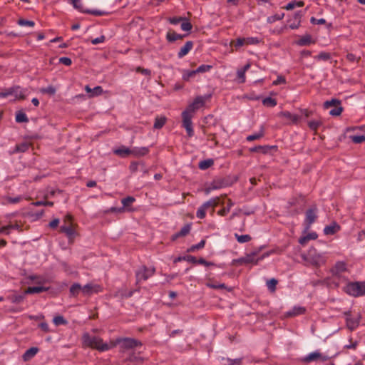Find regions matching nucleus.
I'll return each instance as SVG.
<instances>
[{
  "label": "nucleus",
  "mask_w": 365,
  "mask_h": 365,
  "mask_svg": "<svg viewBox=\"0 0 365 365\" xmlns=\"http://www.w3.org/2000/svg\"><path fill=\"white\" fill-rule=\"evenodd\" d=\"M40 91L42 93H47L50 96H53L56 93V88L53 86H49L46 88H42Z\"/></svg>",
  "instance_id": "46"
},
{
  "label": "nucleus",
  "mask_w": 365,
  "mask_h": 365,
  "mask_svg": "<svg viewBox=\"0 0 365 365\" xmlns=\"http://www.w3.org/2000/svg\"><path fill=\"white\" fill-rule=\"evenodd\" d=\"M235 237L237 239L239 243H245L248 242L252 240V237L250 235H240L237 233L235 234Z\"/></svg>",
  "instance_id": "39"
},
{
  "label": "nucleus",
  "mask_w": 365,
  "mask_h": 365,
  "mask_svg": "<svg viewBox=\"0 0 365 365\" xmlns=\"http://www.w3.org/2000/svg\"><path fill=\"white\" fill-rule=\"evenodd\" d=\"M322 124V122L321 120H311V121L308 122L309 128L314 131H317L318 128L319 126H321Z\"/></svg>",
  "instance_id": "41"
},
{
  "label": "nucleus",
  "mask_w": 365,
  "mask_h": 365,
  "mask_svg": "<svg viewBox=\"0 0 365 365\" xmlns=\"http://www.w3.org/2000/svg\"><path fill=\"white\" fill-rule=\"evenodd\" d=\"M59 63L66 66H71L72 63V61L68 57H61L59 58Z\"/></svg>",
  "instance_id": "64"
},
{
  "label": "nucleus",
  "mask_w": 365,
  "mask_h": 365,
  "mask_svg": "<svg viewBox=\"0 0 365 365\" xmlns=\"http://www.w3.org/2000/svg\"><path fill=\"white\" fill-rule=\"evenodd\" d=\"M344 315L346 316V327L353 331L358 327L360 323L361 315L359 314L356 316H352L351 312H345Z\"/></svg>",
  "instance_id": "6"
},
{
  "label": "nucleus",
  "mask_w": 365,
  "mask_h": 365,
  "mask_svg": "<svg viewBox=\"0 0 365 365\" xmlns=\"http://www.w3.org/2000/svg\"><path fill=\"white\" fill-rule=\"evenodd\" d=\"M182 30L185 31H190L192 28V24L188 21H187V19H185V20L182 21V24H181V26H180Z\"/></svg>",
  "instance_id": "53"
},
{
  "label": "nucleus",
  "mask_w": 365,
  "mask_h": 365,
  "mask_svg": "<svg viewBox=\"0 0 365 365\" xmlns=\"http://www.w3.org/2000/svg\"><path fill=\"white\" fill-rule=\"evenodd\" d=\"M234 203L232 201L229 199L227 201V207L220 210L217 212V214L220 216H225L230 210L231 207L233 206Z\"/></svg>",
  "instance_id": "36"
},
{
  "label": "nucleus",
  "mask_w": 365,
  "mask_h": 365,
  "mask_svg": "<svg viewBox=\"0 0 365 365\" xmlns=\"http://www.w3.org/2000/svg\"><path fill=\"white\" fill-rule=\"evenodd\" d=\"M214 164V161L212 159H207L202 160L199 163L198 167L201 170H206L210 168Z\"/></svg>",
  "instance_id": "34"
},
{
  "label": "nucleus",
  "mask_w": 365,
  "mask_h": 365,
  "mask_svg": "<svg viewBox=\"0 0 365 365\" xmlns=\"http://www.w3.org/2000/svg\"><path fill=\"white\" fill-rule=\"evenodd\" d=\"M263 135H264V132L262 130H261L258 133L248 135L247 137V140L248 141H252V140H258V139L261 138L262 137H263Z\"/></svg>",
  "instance_id": "54"
},
{
  "label": "nucleus",
  "mask_w": 365,
  "mask_h": 365,
  "mask_svg": "<svg viewBox=\"0 0 365 365\" xmlns=\"http://www.w3.org/2000/svg\"><path fill=\"white\" fill-rule=\"evenodd\" d=\"M15 88H17L16 91L14 92V96L16 99L24 100L26 98V96L24 95V91H22L20 86H15Z\"/></svg>",
  "instance_id": "44"
},
{
  "label": "nucleus",
  "mask_w": 365,
  "mask_h": 365,
  "mask_svg": "<svg viewBox=\"0 0 365 365\" xmlns=\"http://www.w3.org/2000/svg\"><path fill=\"white\" fill-rule=\"evenodd\" d=\"M262 104L267 107H274L277 105V101L271 97H267L262 100Z\"/></svg>",
  "instance_id": "40"
},
{
  "label": "nucleus",
  "mask_w": 365,
  "mask_h": 365,
  "mask_svg": "<svg viewBox=\"0 0 365 365\" xmlns=\"http://www.w3.org/2000/svg\"><path fill=\"white\" fill-rule=\"evenodd\" d=\"M317 207L310 208L306 212L305 222L307 223V228H309L310 225L314 222L317 219Z\"/></svg>",
  "instance_id": "15"
},
{
  "label": "nucleus",
  "mask_w": 365,
  "mask_h": 365,
  "mask_svg": "<svg viewBox=\"0 0 365 365\" xmlns=\"http://www.w3.org/2000/svg\"><path fill=\"white\" fill-rule=\"evenodd\" d=\"M279 116L284 117L287 118V120H290L293 123H297V122L299 120V116L297 115L292 114L289 111H282L279 113Z\"/></svg>",
  "instance_id": "21"
},
{
  "label": "nucleus",
  "mask_w": 365,
  "mask_h": 365,
  "mask_svg": "<svg viewBox=\"0 0 365 365\" xmlns=\"http://www.w3.org/2000/svg\"><path fill=\"white\" fill-rule=\"evenodd\" d=\"M53 322L54 324L56 326L67 324V321L62 316L55 317L53 319Z\"/></svg>",
  "instance_id": "52"
},
{
  "label": "nucleus",
  "mask_w": 365,
  "mask_h": 365,
  "mask_svg": "<svg viewBox=\"0 0 365 365\" xmlns=\"http://www.w3.org/2000/svg\"><path fill=\"white\" fill-rule=\"evenodd\" d=\"M167 121V118L165 116L156 117L155 119V123L153 125V128L155 129H160L162 128Z\"/></svg>",
  "instance_id": "30"
},
{
  "label": "nucleus",
  "mask_w": 365,
  "mask_h": 365,
  "mask_svg": "<svg viewBox=\"0 0 365 365\" xmlns=\"http://www.w3.org/2000/svg\"><path fill=\"white\" fill-rule=\"evenodd\" d=\"M318 237L316 232H311L307 235L306 236L302 237L299 240V243L302 245H304L307 243L308 241L311 240H315Z\"/></svg>",
  "instance_id": "26"
},
{
  "label": "nucleus",
  "mask_w": 365,
  "mask_h": 365,
  "mask_svg": "<svg viewBox=\"0 0 365 365\" xmlns=\"http://www.w3.org/2000/svg\"><path fill=\"white\" fill-rule=\"evenodd\" d=\"M258 255V252H252L250 254H247L244 257V264H257L259 260L263 259L266 257L269 256V252L263 254L262 256L257 257Z\"/></svg>",
  "instance_id": "8"
},
{
  "label": "nucleus",
  "mask_w": 365,
  "mask_h": 365,
  "mask_svg": "<svg viewBox=\"0 0 365 365\" xmlns=\"http://www.w3.org/2000/svg\"><path fill=\"white\" fill-rule=\"evenodd\" d=\"M226 186V182L222 179H217L213 180L210 186L205 189V192L209 193L211 190L220 189Z\"/></svg>",
  "instance_id": "16"
},
{
  "label": "nucleus",
  "mask_w": 365,
  "mask_h": 365,
  "mask_svg": "<svg viewBox=\"0 0 365 365\" xmlns=\"http://www.w3.org/2000/svg\"><path fill=\"white\" fill-rule=\"evenodd\" d=\"M250 68V64L247 63L242 69L238 70L237 72V75L238 78L240 79V83H244L245 81V72Z\"/></svg>",
  "instance_id": "29"
},
{
  "label": "nucleus",
  "mask_w": 365,
  "mask_h": 365,
  "mask_svg": "<svg viewBox=\"0 0 365 365\" xmlns=\"http://www.w3.org/2000/svg\"><path fill=\"white\" fill-rule=\"evenodd\" d=\"M318 60H324V61H327V60H329L331 58V55L329 53H327V52H321L319 53V54L315 57Z\"/></svg>",
  "instance_id": "57"
},
{
  "label": "nucleus",
  "mask_w": 365,
  "mask_h": 365,
  "mask_svg": "<svg viewBox=\"0 0 365 365\" xmlns=\"http://www.w3.org/2000/svg\"><path fill=\"white\" fill-rule=\"evenodd\" d=\"M132 149L126 148L125 146H121L120 148L115 149L114 153L120 157L125 158L129 155H131Z\"/></svg>",
  "instance_id": "23"
},
{
  "label": "nucleus",
  "mask_w": 365,
  "mask_h": 365,
  "mask_svg": "<svg viewBox=\"0 0 365 365\" xmlns=\"http://www.w3.org/2000/svg\"><path fill=\"white\" fill-rule=\"evenodd\" d=\"M120 345L123 351L134 349L137 346H141V341L133 338H118L115 340H111V349Z\"/></svg>",
  "instance_id": "4"
},
{
  "label": "nucleus",
  "mask_w": 365,
  "mask_h": 365,
  "mask_svg": "<svg viewBox=\"0 0 365 365\" xmlns=\"http://www.w3.org/2000/svg\"><path fill=\"white\" fill-rule=\"evenodd\" d=\"M342 111H343V107L341 106V105H339L338 106H336V107H334V108L331 109L329 111V114L333 116H339L341 115Z\"/></svg>",
  "instance_id": "48"
},
{
  "label": "nucleus",
  "mask_w": 365,
  "mask_h": 365,
  "mask_svg": "<svg viewBox=\"0 0 365 365\" xmlns=\"http://www.w3.org/2000/svg\"><path fill=\"white\" fill-rule=\"evenodd\" d=\"M82 340L83 345L100 351H105L111 349V341L109 343H104L101 338L96 336H92L88 333L83 334Z\"/></svg>",
  "instance_id": "1"
},
{
  "label": "nucleus",
  "mask_w": 365,
  "mask_h": 365,
  "mask_svg": "<svg viewBox=\"0 0 365 365\" xmlns=\"http://www.w3.org/2000/svg\"><path fill=\"white\" fill-rule=\"evenodd\" d=\"M206 209L201 205L197 211L196 215L200 219H203L206 215Z\"/></svg>",
  "instance_id": "56"
},
{
  "label": "nucleus",
  "mask_w": 365,
  "mask_h": 365,
  "mask_svg": "<svg viewBox=\"0 0 365 365\" xmlns=\"http://www.w3.org/2000/svg\"><path fill=\"white\" fill-rule=\"evenodd\" d=\"M25 292L22 294H12L9 297V299L14 304H19L24 301L25 299Z\"/></svg>",
  "instance_id": "31"
},
{
  "label": "nucleus",
  "mask_w": 365,
  "mask_h": 365,
  "mask_svg": "<svg viewBox=\"0 0 365 365\" xmlns=\"http://www.w3.org/2000/svg\"><path fill=\"white\" fill-rule=\"evenodd\" d=\"M312 43V37L309 35L302 37L297 42L299 46H307Z\"/></svg>",
  "instance_id": "43"
},
{
  "label": "nucleus",
  "mask_w": 365,
  "mask_h": 365,
  "mask_svg": "<svg viewBox=\"0 0 365 365\" xmlns=\"http://www.w3.org/2000/svg\"><path fill=\"white\" fill-rule=\"evenodd\" d=\"M48 288L38 286V287H29L25 290V294H34V293H41L45 291H47Z\"/></svg>",
  "instance_id": "27"
},
{
  "label": "nucleus",
  "mask_w": 365,
  "mask_h": 365,
  "mask_svg": "<svg viewBox=\"0 0 365 365\" xmlns=\"http://www.w3.org/2000/svg\"><path fill=\"white\" fill-rule=\"evenodd\" d=\"M212 68V66L210 65H201L195 71H197V73H204V72H206V71H210V69Z\"/></svg>",
  "instance_id": "58"
},
{
  "label": "nucleus",
  "mask_w": 365,
  "mask_h": 365,
  "mask_svg": "<svg viewBox=\"0 0 365 365\" xmlns=\"http://www.w3.org/2000/svg\"><path fill=\"white\" fill-rule=\"evenodd\" d=\"M38 351V349L37 347H31L27 349L22 356L23 360L24 361H27L33 358Z\"/></svg>",
  "instance_id": "22"
},
{
  "label": "nucleus",
  "mask_w": 365,
  "mask_h": 365,
  "mask_svg": "<svg viewBox=\"0 0 365 365\" xmlns=\"http://www.w3.org/2000/svg\"><path fill=\"white\" fill-rule=\"evenodd\" d=\"M197 73L195 70L193 71H187L183 73L182 78L185 81H188L190 78L194 77Z\"/></svg>",
  "instance_id": "55"
},
{
  "label": "nucleus",
  "mask_w": 365,
  "mask_h": 365,
  "mask_svg": "<svg viewBox=\"0 0 365 365\" xmlns=\"http://www.w3.org/2000/svg\"><path fill=\"white\" fill-rule=\"evenodd\" d=\"M75 9L79 10L82 13L92 14L94 16H103L107 13L100 10H90V9H83L81 5L78 4L80 0H68Z\"/></svg>",
  "instance_id": "9"
},
{
  "label": "nucleus",
  "mask_w": 365,
  "mask_h": 365,
  "mask_svg": "<svg viewBox=\"0 0 365 365\" xmlns=\"http://www.w3.org/2000/svg\"><path fill=\"white\" fill-rule=\"evenodd\" d=\"M193 47V42L191 41H188L185 43V44L180 48V51L178 53V58H181L185 55H187Z\"/></svg>",
  "instance_id": "17"
},
{
  "label": "nucleus",
  "mask_w": 365,
  "mask_h": 365,
  "mask_svg": "<svg viewBox=\"0 0 365 365\" xmlns=\"http://www.w3.org/2000/svg\"><path fill=\"white\" fill-rule=\"evenodd\" d=\"M182 126L185 128L187 135L189 137H192L194 134V131L192 129V115L189 114L188 112H182Z\"/></svg>",
  "instance_id": "7"
},
{
  "label": "nucleus",
  "mask_w": 365,
  "mask_h": 365,
  "mask_svg": "<svg viewBox=\"0 0 365 365\" xmlns=\"http://www.w3.org/2000/svg\"><path fill=\"white\" fill-rule=\"evenodd\" d=\"M350 138L354 143H361L365 140V136L364 135H353Z\"/></svg>",
  "instance_id": "60"
},
{
  "label": "nucleus",
  "mask_w": 365,
  "mask_h": 365,
  "mask_svg": "<svg viewBox=\"0 0 365 365\" xmlns=\"http://www.w3.org/2000/svg\"><path fill=\"white\" fill-rule=\"evenodd\" d=\"M226 360L228 362V365H241L242 363V358L235 359L227 358Z\"/></svg>",
  "instance_id": "59"
},
{
  "label": "nucleus",
  "mask_w": 365,
  "mask_h": 365,
  "mask_svg": "<svg viewBox=\"0 0 365 365\" xmlns=\"http://www.w3.org/2000/svg\"><path fill=\"white\" fill-rule=\"evenodd\" d=\"M140 163H136V162H133L130 163V170L132 172V173H135V172H137L138 170L140 169Z\"/></svg>",
  "instance_id": "61"
},
{
  "label": "nucleus",
  "mask_w": 365,
  "mask_h": 365,
  "mask_svg": "<svg viewBox=\"0 0 365 365\" xmlns=\"http://www.w3.org/2000/svg\"><path fill=\"white\" fill-rule=\"evenodd\" d=\"M341 105V101L333 98L331 101H327L324 103V108L328 109L330 107H336V106Z\"/></svg>",
  "instance_id": "35"
},
{
  "label": "nucleus",
  "mask_w": 365,
  "mask_h": 365,
  "mask_svg": "<svg viewBox=\"0 0 365 365\" xmlns=\"http://www.w3.org/2000/svg\"><path fill=\"white\" fill-rule=\"evenodd\" d=\"M271 149V147L268 145H258L253 148H250V151L252 153L260 152L264 154L267 153L268 151Z\"/></svg>",
  "instance_id": "32"
},
{
  "label": "nucleus",
  "mask_w": 365,
  "mask_h": 365,
  "mask_svg": "<svg viewBox=\"0 0 365 365\" xmlns=\"http://www.w3.org/2000/svg\"><path fill=\"white\" fill-rule=\"evenodd\" d=\"M18 24L20 25V26H22L33 27V26H34L35 23L33 21H29V20H26V19H20L18 21Z\"/></svg>",
  "instance_id": "49"
},
{
  "label": "nucleus",
  "mask_w": 365,
  "mask_h": 365,
  "mask_svg": "<svg viewBox=\"0 0 365 365\" xmlns=\"http://www.w3.org/2000/svg\"><path fill=\"white\" fill-rule=\"evenodd\" d=\"M320 282L329 289H337L341 283L345 282L336 279L331 276V277H326L322 281H320Z\"/></svg>",
  "instance_id": "14"
},
{
  "label": "nucleus",
  "mask_w": 365,
  "mask_h": 365,
  "mask_svg": "<svg viewBox=\"0 0 365 365\" xmlns=\"http://www.w3.org/2000/svg\"><path fill=\"white\" fill-rule=\"evenodd\" d=\"M341 229L340 226L336 222H333L331 225L326 226L324 229L325 235H334Z\"/></svg>",
  "instance_id": "18"
},
{
  "label": "nucleus",
  "mask_w": 365,
  "mask_h": 365,
  "mask_svg": "<svg viewBox=\"0 0 365 365\" xmlns=\"http://www.w3.org/2000/svg\"><path fill=\"white\" fill-rule=\"evenodd\" d=\"M102 291V287L98 284H87L83 287L82 293L84 295H91Z\"/></svg>",
  "instance_id": "13"
},
{
  "label": "nucleus",
  "mask_w": 365,
  "mask_h": 365,
  "mask_svg": "<svg viewBox=\"0 0 365 365\" xmlns=\"http://www.w3.org/2000/svg\"><path fill=\"white\" fill-rule=\"evenodd\" d=\"M284 13H282L280 14H275V15L269 16L267 18V22L269 23V24L274 23L276 21H279V20L282 19L284 18Z\"/></svg>",
  "instance_id": "47"
},
{
  "label": "nucleus",
  "mask_w": 365,
  "mask_h": 365,
  "mask_svg": "<svg viewBox=\"0 0 365 365\" xmlns=\"http://www.w3.org/2000/svg\"><path fill=\"white\" fill-rule=\"evenodd\" d=\"M155 273V268L154 267L148 268L145 265L140 266L135 271L136 284H138L142 281L148 279L150 277L154 275Z\"/></svg>",
  "instance_id": "5"
},
{
  "label": "nucleus",
  "mask_w": 365,
  "mask_h": 365,
  "mask_svg": "<svg viewBox=\"0 0 365 365\" xmlns=\"http://www.w3.org/2000/svg\"><path fill=\"white\" fill-rule=\"evenodd\" d=\"M67 218L69 220V224L63 225L61 227V232L66 233L69 240H73L75 236V230L72 225V216L67 215Z\"/></svg>",
  "instance_id": "12"
},
{
  "label": "nucleus",
  "mask_w": 365,
  "mask_h": 365,
  "mask_svg": "<svg viewBox=\"0 0 365 365\" xmlns=\"http://www.w3.org/2000/svg\"><path fill=\"white\" fill-rule=\"evenodd\" d=\"M205 240H202L198 244L191 246L187 250V252H195L197 250H200L205 247Z\"/></svg>",
  "instance_id": "45"
},
{
  "label": "nucleus",
  "mask_w": 365,
  "mask_h": 365,
  "mask_svg": "<svg viewBox=\"0 0 365 365\" xmlns=\"http://www.w3.org/2000/svg\"><path fill=\"white\" fill-rule=\"evenodd\" d=\"M277 282L278 281L274 278H272L267 282V288L271 292H275Z\"/></svg>",
  "instance_id": "42"
},
{
  "label": "nucleus",
  "mask_w": 365,
  "mask_h": 365,
  "mask_svg": "<svg viewBox=\"0 0 365 365\" xmlns=\"http://www.w3.org/2000/svg\"><path fill=\"white\" fill-rule=\"evenodd\" d=\"M306 312V309L302 307H294L292 310L288 312L287 313V316L288 317H294L297 315H300L304 314Z\"/></svg>",
  "instance_id": "28"
},
{
  "label": "nucleus",
  "mask_w": 365,
  "mask_h": 365,
  "mask_svg": "<svg viewBox=\"0 0 365 365\" xmlns=\"http://www.w3.org/2000/svg\"><path fill=\"white\" fill-rule=\"evenodd\" d=\"M17 88H15V86L6 89L4 92H0V96L2 98H6L9 96L14 95V92H16Z\"/></svg>",
  "instance_id": "50"
},
{
  "label": "nucleus",
  "mask_w": 365,
  "mask_h": 365,
  "mask_svg": "<svg viewBox=\"0 0 365 365\" xmlns=\"http://www.w3.org/2000/svg\"><path fill=\"white\" fill-rule=\"evenodd\" d=\"M329 359L330 357L327 355L322 354L319 351H314L306 356L304 359V361L306 363L314 361H327L329 360Z\"/></svg>",
  "instance_id": "10"
},
{
  "label": "nucleus",
  "mask_w": 365,
  "mask_h": 365,
  "mask_svg": "<svg viewBox=\"0 0 365 365\" xmlns=\"http://www.w3.org/2000/svg\"><path fill=\"white\" fill-rule=\"evenodd\" d=\"M302 16V14L300 11H298L294 14V21L292 23H290L289 26L292 29H296L299 28L301 22V18Z\"/></svg>",
  "instance_id": "25"
},
{
  "label": "nucleus",
  "mask_w": 365,
  "mask_h": 365,
  "mask_svg": "<svg viewBox=\"0 0 365 365\" xmlns=\"http://www.w3.org/2000/svg\"><path fill=\"white\" fill-rule=\"evenodd\" d=\"M135 200L133 197L128 196L125 198H123L121 202L124 207H127L130 206Z\"/></svg>",
  "instance_id": "51"
},
{
  "label": "nucleus",
  "mask_w": 365,
  "mask_h": 365,
  "mask_svg": "<svg viewBox=\"0 0 365 365\" xmlns=\"http://www.w3.org/2000/svg\"><path fill=\"white\" fill-rule=\"evenodd\" d=\"M135 71H136V72L140 73H142L143 75H145V76H150V74H151L150 70L147 69V68H142L140 66H138L135 68Z\"/></svg>",
  "instance_id": "62"
},
{
  "label": "nucleus",
  "mask_w": 365,
  "mask_h": 365,
  "mask_svg": "<svg viewBox=\"0 0 365 365\" xmlns=\"http://www.w3.org/2000/svg\"><path fill=\"white\" fill-rule=\"evenodd\" d=\"M186 35L178 34L175 31H169L167 33L166 38L169 42H173L177 40H182Z\"/></svg>",
  "instance_id": "24"
},
{
  "label": "nucleus",
  "mask_w": 365,
  "mask_h": 365,
  "mask_svg": "<svg viewBox=\"0 0 365 365\" xmlns=\"http://www.w3.org/2000/svg\"><path fill=\"white\" fill-rule=\"evenodd\" d=\"M33 205H34L35 206H53V202L51 201H36L33 202Z\"/></svg>",
  "instance_id": "63"
},
{
  "label": "nucleus",
  "mask_w": 365,
  "mask_h": 365,
  "mask_svg": "<svg viewBox=\"0 0 365 365\" xmlns=\"http://www.w3.org/2000/svg\"><path fill=\"white\" fill-rule=\"evenodd\" d=\"M30 147V143L27 142H24L22 143L18 144L15 147V152L24 153L26 152Z\"/></svg>",
  "instance_id": "37"
},
{
  "label": "nucleus",
  "mask_w": 365,
  "mask_h": 365,
  "mask_svg": "<svg viewBox=\"0 0 365 365\" xmlns=\"http://www.w3.org/2000/svg\"><path fill=\"white\" fill-rule=\"evenodd\" d=\"M148 153L149 148L148 147H135L132 149L131 155H133L135 157H141L147 155Z\"/></svg>",
  "instance_id": "20"
},
{
  "label": "nucleus",
  "mask_w": 365,
  "mask_h": 365,
  "mask_svg": "<svg viewBox=\"0 0 365 365\" xmlns=\"http://www.w3.org/2000/svg\"><path fill=\"white\" fill-rule=\"evenodd\" d=\"M190 229L191 226L190 224L185 225L178 232L172 236V240L174 241L179 237L186 236L190 232Z\"/></svg>",
  "instance_id": "19"
},
{
  "label": "nucleus",
  "mask_w": 365,
  "mask_h": 365,
  "mask_svg": "<svg viewBox=\"0 0 365 365\" xmlns=\"http://www.w3.org/2000/svg\"><path fill=\"white\" fill-rule=\"evenodd\" d=\"M348 272L347 263L344 261H337L329 270L334 278L345 282H348V278L344 276V274Z\"/></svg>",
  "instance_id": "2"
},
{
  "label": "nucleus",
  "mask_w": 365,
  "mask_h": 365,
  "mask_svg": "<svg viewBox=\"0 0 365 365\" xmlns=\"http://www.w3.org/2000/svg\"><path fill=\"white\" fill-rule=\"evenodd\" d=\"M343 290L347 294L354 297L365 295V282H348Z\"/></svg>",
  "instance_id": "3"
},
{
  "label": "nucleus",
  "mask_w": 365,
  "mask_h": 365,
  "mask_svg": "<svg viewBox=\"0 0 365 365\" xmlns=\"http://www.w3.org/2000/svg\"><path fill=\"white\" fill-rule=\"evenodd\" d=\"M205 104V99L202 96H197L195 98L193 102L190 103L185 110L183 112H188L189 114L194 113L195 110L203 106Z\"/></svg>",
  "instance_id": "11"
},
{
  "label": "nucleus",
  "mask_w": 365,
  "mask_h": 365,
  "mask_svg": "<svg viewBox=\"0 0 365 365\" xmlns=\"http://www.w3.org/2000/svg\"><path fill=\"white\" fill-rule=\"evenodd\" d=\"M83 287L78 283L73 284L70 287V294L73 297H76L81 292H82Z\"/></svg>",
  "instance_id": "33"
},
{
  "label": "nucleus",
  "mask_w": 365,
  "mask_h": 365,
  "mask_svg": "<svg viewBox=\"0 0 365 365\" xmlns=\"http://www.w3.org/2000/svg\"><path fill=\"white\" fill-rule=\"evenodd\" d=\"M16 121L17 123H27L29 122V118L24 112L18 111L16 114Z\"/></svg>",
  "instance_id": "38"
}]
</instances>
